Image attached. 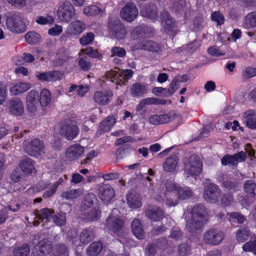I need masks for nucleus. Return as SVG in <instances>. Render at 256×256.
<instances>
[{
	"label": "nucleus",
	"mask_w": 256,
	"mask_h": 256,
	"mask_svg": "<svg viewBox=\"0 0 256 256\" xmlns=\"http://www.w3.org/2000/svg\"><path fill=\"white\" fill-rule=\"evenodd\" d=\"M184 171L191 176H198L202 172V164L200 158L195 154L185 158L184 161Z\"/></svg>",
	"instance_id": "nucleus-1"
},
{
	"label": "nucleus",
	"mask_w": 256,
	"mask_h": 256,
	"mask_svg": "<svg viewBox=\"0 0 256 256\" xmlns=\"http://www.w3.org/2000/svg\"><path fill=\"white\" fill-rule=\"evenodd\" d=\"M6 20L7 27L11 32L22 33L26 31V26L18 14L9 12Z\"/></svg>",
	"instance_id": "nucleus-2"
},
{
	"label": "nucleus",
	"mask_w": 256,
	"mask_h": 256,
	"mask_svg": "<svg viewBox=\"0 0 256 256\" xmlns=\"http://www.w3.org/2000/svg\"><path fill=\"white\" fill-rule=\"evenodd\" d=\"M221 190L218 186L214 183L205 186L203 192L204 200L211 204L216 203L220 198Z\"/></svg>",
	"instance_id": "nucleus-3"
},
{
	"label": "nucleus",
	"mask_w": 256,
	"mask_h": 256,
	"mask_svg": "<svg viewBox=\"0 0 256 256\" xmlns=\"http://www.w3.org/2000/svg\"><path fill=\"white\" fill-rule=\"evenodd\" d=\"M138 9L134 2H128L121 8L120 17L127 22H132L138 16Z\"/></svg>",
	"instance_id": "nucleus-4"
},
{
	"label": "nucleus",
	"mask_w": 256,
	"mask_h": 256,
	"mask_svg": "<svg viewBox=\"0 0 256 256\" xmlns=\"http://www.w3.org/2000/svg\"><path fill=\"white\" fill-rule=\"evenodd\" d=\"M79 129L72 120H68L64 123L60 130V134L66 139L71 140L78 134Z\"/></svg>",
	"instance_id": "nucleus-5"
},
{
	"label": "nucleus",
	"mask_w": 256,
	"mask_h": 256,
	"mask_svg": "<svg viewBox=\"0 0 256 256\" xmlns=\"http://www.w3.org/2000/svg\"><path fill=\"white\" fill-rule=\"evenodd\" d=\"M108 28L112 34L118 40L124 39L126 36V30L119 20L111 18L109 20Z\"/></svg>",
	"instance_id": "nucleus-6"
},
{
	"label": "nucleus",
	"mask_w": 256,
	"mask_h": 256,
	"mask_svg": "<svg viewBox=\"0 0 256 256\" xmlns=\"http://www.w3.org/2000/svg\"><path fill=\"white\" fill-rule=\"evenodd\" d=\"M74 15V9L70 3L64 2L60 4L57 10V16L60 20L68 22Z\"/></svg>",
	"instance_id": "nucleus-7"
},
{
	"label": "nucleus",
	"mask_w": 256,
	"mask_h": 256,
	"mask_svg": "<svg viewBox=\"0 0 256 256\" xmlns=\"http://www.w3.org/2000/svg\"><path fill=\"white\" fill-rule=\"evenodd\" d=\"M224 235L222 232L214 228H212L204 232L203 236L205 243L210 245L220 244L224 238Z\"/></svg>",
	"instance_id": "nucleus-8"
},
{
	"label": "nucleus",
	"mask_w": 256,
	"mask_h": 256,
	"mask_svg": "<svg viewBox=\"0 0 256 256\" xmlns=\"http://www.w3.org/2000/svg\"><path fill=\"white\" fill-rule=\"evenodd\" d=\"M196 216H192L186 223V228L192 234L196 233L201 230L206 222V218Z\"/></svg>",
	"instance_id": "nucleus-9"
},
{
	"label": "nucleus",
	"mask_w": 256,
	"mask_h": 256,
	"mask_svg": "<svg viewBox=\"0 0 256 256\" xmlns=\"http://www.w3.org/2000/svg\"><path fill=\"white\" fill-rule=\"evenodd\" d=\"M25 151L31 156H36L44 148L42 141L38 138H34L30 142H25Z\"/></svg>",
	"instance_id": "nucleus-10"
},
{
	"label": "nucleus",
	"mask_w": 256,
	"mask_h": 256,
	"mask_svg": "<svg viewBox=\"0 0 256 256\" xmlns=\"http://www.w3.org/2000/svg\"><path fill=\"white\" fill-rule=\"evenodd\" d=\"M39 102V94L36 90H31L26 96V105L28 110L32 113L36 112L38 110Z\"/></svg>",
	"instance_id": "nucleus-11"
},
{
	"label": "nucleus",
	"mask_w": 256,
	"mask_h": 256,
	"mask_svg": "<svg viewBox=\"0 0 256 256\" xmlns=\"http://www.w3.org/2000/svg\"><path fill=\"white\" fill-rule=\"evenodd\" d=\"M246 157V152L243 151L234 155L226 154L222 158V164L224 166L231 164L233 166H236L239 162H244Z\"/></svg>",
	"instance_id": "nucleus-12"
},
{
	"label": "nucleus",
	"mask_w": 256,
	"mask_h": 256,
	"mask_svg": "<svg viewBox=\"0 0 256 256\" xmlns=\"http://www.w3.org/2000/svg\"><path fill=\"white\" fill-rule=\"evenodd\" d=\"M106 226L114 234L118 235L124 226V222L121 219L110 216L106 220Z\"/></svg>",
	"instance_id": "nucleus-13"
},
{
	"label": "nucleus",
	"mask_w": 256,
	"mask_h": 256,
	"mask_svg": "<svg viewBox=\"0 0 256 256\" xmlns=\"http://www.w3.org/2000/svg\"><path fill=\"white\" fill-rule=\"evenodd\" d=\"M50 244L46 240H42L36 245L32 250L34 256H46L51 251Z\"/></svg>",
	"instance_id": "nucleus-14"
},
{
	"label": "nucleus",
	"mask_w": 256,
	"mask_h": 256,
	"mask_svg": "<svg viewBox=\"0 0 256 256\" xmlns=\"http://www.w3.org/2000/svg\"><path fill=\"white\" fill-rule=\"evenodd\" d=\"M84 152V147L79 144L70 146L66 152V157L70 160L77 159Z\"/></svg>",
	"instance_id": "nucleus-15"
},
{
	"label": "nucleus",
	"mask_w": 256,
	"mask_h": 256,
	"mask_svg": "<svg viewBox=\"0 0 256 256\" xmlns=\"http://www.w3.org/2000/svg\"><path fill=\"white\" fill-rule=\"evenodd\" d=\"M114 196V189L108 184H103L99 188V197L104 202H108Z\"/></svg>",
	"instance_id": "nucleus-16"
},
{
	"label": "nucleus",
	"mask_w": 256,
	"mask_h": 256,
	"mask_svg": "<svg viewBox=\"0 0 256 256\" xmlns=\"http://www.w3.org/2000/svg\"><path fill=\"white\" fill-rule=\"evenodd\" d=\"M146 216L150 220L158 221L164 216L163 211L160 208L156 206H149L145 210Z\"/></svg>",
	"instance_id": "nucleus-17"
},
{
	"label": "nucleus",
	"mask_w": 256,
	"mask_h": 256,
	"mask_svg": "<svg viewBox=\"0 0 256 256\" xmlns=\"http://www.w3.org/2000/svg\"><path fill=\"white\" fill-rule=\"evenodd\" d=\"M54 213V211L52 209L48 208H44L40 210H34V214L36 216V218L38 220L34 221V225H38L40 223L38 220L41 222L44 221V220L46 221H49L52 218V214Z\"/></svg>",
	"instance_id": "nucleus-18"
},
{
	"label": "nucleus",
	"mask_w": 256,
	"mask_h": 256,
	"mask_svg": "<svg viewBox=\"0 0 256 256\" xmlns=\"http://www.w3.org/2000/svg\"><path fill=\"white\" fill-rule=\"evenodd\" d=\"M9 110L11 113L16 116H22L24 112L23 103L18 98H14L10 102Z\"/></svg>",
	"instance_id": "nucleus-19"
},
{
	"label": "nucleus",
	"mask_w": 256,
	"mask_h": 256,
	"mask_svg": "<svg viewBox=\"0 0 256 256\" xmlns=\"http://www.w3.org/2000/svg\"><path fill=\"white\" fill-rule=\"evenodd\" d=\"M128 205L132 208H136L142 206L140 195L134 191L130 192L126 196Z\"/></svg>",
	"instance_id": "nucleus-20"
},
{
	"label": "nucleus",
	"mask_w": 256,
	"mask_h": 256,
	"mask_svg": "<svg viewBox=\"0 0 256 256\" xmlns=\"http://www.w3.org/2000/svg\"><path fill=\"white\" fill-rule=\"evenodd\" d=\"M113 94L110 90H107L104 92H95L94 98V101L100 105H106L110 102V97H112Z\"/></svg>",
	"instance_id": "nucleus-21"
},
{
	"label": "nucleus",
	"mask_w": 256,
	"mask_h": 256,
	"mask_svg": "<svg viewBox=\"0 0 256 256\" xmlns=\"http://www.w3.org/2000/svg\"><path fill=\"white\" fill-rule=\"evenodd\" d=\"M22 172L26 174H30L32 172H35L36 169L32 164V160L27 157H24L19 163Z\"/></svg>",
	"instance_id": "nucleus-22"
},
{
	"label": "nucleus",
	"mask_w": 256,
	"mask_h": 256,
	"mask_svg": "<svg viewBox=\"0 0 256 256\" xmlns=\"http://www.w3.org/2000/svg\"><path fill=\"white\" fill-rule=\"evenodd\" d=\"M85 27V24L82 21L78 20L70 24L68 31L71 34H79L84 30Z\"/></svg>",
	"instance_id": "nucleus-23"
},
{
	"label": "nucleus",
	"mask_w": 256,
	"mask_h": 256,
	"mask_svg": "<svg viewBox=\"0 0 256 256\" xmlns=\"http://www.w3.org/2000/svg\"><path fill=\"white\" fill-rule=\"evenodd\" d=\"M140 14L144 17L154 20L158 17V8L155 5H150L144 8Z\"/></svg>",
	"instance_id": "nucleus-24"
},
{
	"label": "nucleus",
	"mask_w": 256,
	"mask_h": 256,
	"mask_svg": "<svg viewBox=\"0 0 256 256\" xmlns=\"http://www.w3.org/2000/svg\"><path fill=\"white\" fill-rule=\"evenodd\" d=\"M132 230L134 236L138 239L144 238V232L138 219H134L132 222Z\"/></svg>",
	"instance_id": "nucleus-25"
},
{
	"label": "nucleus",
	"mask_w": 256,
	"mask_h": 256,
	"mask_svg": "<svg viewBox=\"0 0 256 256\" xmlns=\"http://www.w3.org/2000/svg\"><path fill=\"white\" fill-rule=\"evenodd\" d=\"M84 194V190L81 188L67 190L61 193V197L66 200L76 199Z\"/></svg>",
	"instance_id": "nucleus-26"
},
{
	"label": "nucleus",
	"mask_w": 256,
	"mask_h": 256,
	"mask_svg": "<svg viewBox=\"0 0 256 256\" xmlns=\"http://www.w3.org/2000/svg\"><path fill=\"white\" fill-rule=\"evenodd\" d=\"M178 158L176 155H172L168 158L163 164V169L167 172H172L176 170L178 163Z\"/></svg>",
	"instance_id": "nucleus-27"
},
{
	"label": "nucleus",
	"mask_w": 256,
	"mask_h": 256,
	"mask_svg": "<svg viewBox=\"0 0 256 256\" xmlns=\"http://www.w3.org/2000/svg\"><path fill=\"white\" fill-rule=\"evenodd\" d=\"M138 48L144 50H147L153 52H156L159 50L160 47L156 42L152 40H144L138 44Z\"/></svg>",
	"instance_id": "nucleus-28"
},
{
	"label": "nucleus",
	"mask_w": 256,
	"mask_h": 256,
	"mask_svg": "<svg viewBox=\"0 0 256 256\" xmlns=\"http://www.w3.org/2000/svg\"><path fill=\"white\" fill-rule=\"evenodd\" d=\"M102 245L98 242H92L90 244L86 250L88 256H97L102 251Z\"/></svg>",
	"instance_id": "nucleus-29"
},
{
	"label": "nucleus",
	"mask_w": 256,
	"mask_h": 256,
	"mask_svg": "<svg viewBox=\"0 0 256 256\" xmlns=\"http://www.w3.org/2000/svg\"><path fill=\"white\" fill-rule=\"evenodd\" d=\"M116 122V118L112 116H109L104 119L100 123V128L102 132L109 131L114 126Z\"/></svg>",
	"instance_id": "nucleus-30"
},
{
	"label": "nucleus",
	"mask_w": 256,
	"mask_h": 256,
	"mask_svg": "<svg viewBox=\"0 0 256 256\" xmlns=\"http://www.w3.org/2000/svg\"><path fill=\"white\" fill-rule=\"evenodd\" d=\"M98 200L96 196L92 193L88 194L84 197V199L82 204V209L86 210L88 208L92 207L96 204Z\"/></svg>",
	"instance_id": "nucleus-31"
},
{
	"label": "nucleus",
	"mask_w": 256,
	"mask_h": 256,
	"mask_svg": "<svg viewBox=\"0 0 256 256\" xmlns=\"http://www.w3.org/2000/svg\"><path fill=\"white\" fill-rule=\"evenodd\" d=\"M146 92V86L138 82L132 85L130 89V92L134 96H142Z\"/></svg>",
	"instance_id": "nucleus-32"
},
{
	"label": "nucleus",
	"mask_w": 256,
	"mask_h": 256,
	"mask_svg": "<svg viewBox=\"0 0 256 256\" xmlns=\"http://www.w3.org/2000/svg\"><path fill=\"white\" fill-rule=\"evenodd\" d=\"M94 236V232L92 229L85 228L80 234V240L83 244H87L93 240Z\"/></svg>",
	"instance_id": "nucleus-33"
},
{
	"label": "nucleus",
	"mask_w": 256,
	"mask_h": 256,
	"mask_svg": "<svg viewBox=\"0 0 256 256\" xmlns=\"http://www.w3.org/2000/svg\"><path fill=\"white\" fill-rule=\"evenodd\" d=\"M31 86L32 85L30 83L20 82L12 87L11 92L14 94L16 95L28 90Z\"/></svg>",
	"instance_id": "nucleus-34"
},
{
	"label": "nucleus",
	"mask_w": 256,
	"mask_h": 256,
	"mask_svg": "<svg viewBox=\"0 0 256 256\" xmlns=\"http://www.w3.org/2000/svg\"><path fill=\"white\" fill-rule=\"evenodd\" d=\"M50 93L47 89H43L41 90L39 96V102L42 107L48 106L50 102Z\"/></svg>",
	"instance_id": "nucleus-35"
},
{
	"label": "nucleus",
	"mask_w": 256,
	"mask_h": 256,
	"mask_svg": "<svg viewBox=\"0 0 256 256\" xmlns=\"http://www.w3.org/2000/svg\"><path fill=\"white\" fill-rule=\"evenodd\" d=\"M101 212L98 209L92 208L84 213L85 220L88 222L96 221L100 217Z\"/></svg>",
	"instance_id": "nucleus-36"
},
{
	"label": "nucleus",
	"mask_w": 256,
	"mask_h": 256,
	"mask_svg": "<svg viewBox=\"0 0 256 256\" xmlns=\"http://www.w3.org/2000/svg\"><path fill=\"white\" fill-rule=\"evenodd\" d=\"M166 204L169 206H174L178 203V198L176 192H165Z\"/></svg>",
	"instance_id": "nucleus-37"
},
{
	"label": "nucleus",
	"mask_w": 256,
	"mask_h": 256,
	"mask_svg": "<svg viewBox=\"0 0 256 256\" xmlns=\"http://www.w3.org/2000/svg\"><path fill=\"white\" fill-rule=\"evenodd\" d=\"M250 234V230L247 227L240 229L236 232V240L239 242H244L248 238Z\"/></svg>",
	"instance_id": "nucleus-38"
},
{
	"label": "nucleus",
	"mask_w": 256,
	"mask_h": 256,
	"mask_svg": "<svg viewBox=\"0 0 256 256\" xmlns=\"http://www.w3.org/2000/svg\"><path fill=\"white\" fill-rule=\"evenodd\" d=\"M245 192L251 196L256 198V184L250 180H248L244 184Z\"/></svg>",
	"instance_id": "nucleus-39"
},
{
	"label": "nucleus",
	"mask_w": 256,
	"mask_h": 256,
	"mask_svg": "<svg viewBox=\"0 0 256 256\" xmlns=\"http://www.w3.org/2000/svg\"><path fill=\"white\" fill-rule=\"evenodd\" d=\"M30 252V247L24 244L20 246L15 248L14 250V256H28Z\"/></svg>",
	"instance_id": "nucleus-40"
},
{
	"label": "nucleus",
	"mask_w": 256,
	"mask_h": 256,
	"mask_svg": "<svg viewBox=\"0 0 256 256\" xmlns=\"http://www.w3.org/2000/svg\"><path fill=\"white\" fill-rule=\"evenodd\" d=\"M83 12L86 16H94L98 14H102L103 10L102 8L97 6L92 5L84 8Z\"/></svg>",
	"instance_id": "nucleus-41"
},
{
	"label": "nucleus",
	"mask_w": 256,
	"mask_h": 256,
	"mask_svg": "<svg viewBox=\"0 0 256 256\" xmlns=\"http://www.w3.org/2000/svg\"><path fill=\"white\" fill-rule=\"evenodd\" d=\"M26 42L32 44H36L40 42V36L35 32H29L25 35Z\"/></svg>",
	"instance_id": "nucleus-42"
},
{
	"label": "nucleus",
	"mask_w": 256,
	"mask_h": 256,
	"mask_svg": "<svg viewBox=\"0 0 256 256\" xmlns=\"http://www.w3.org/2000/svg\"><path fill=\"white\" fill-rule=\"evenodd\" d=\"M245 26L248 29L256 26V12L248 14L245 19Z\"/></svg>",
	"instance_id": "nucleus-43"
},
{
	"label": "nucleus",
	"mask_w": 256,
	"mask_h": 256,
	"mask_svg": "<svg viewBox=\"0 0 256 256\" xmlns=\"http://www.w3.org/2000/svg\"><path fill=\"white\" fill-rule=\"evenodd\" d=\"M205 211V208L204 205L202 204H196L192 208V216L206 218L204 216Z\"/></svg>",
	"instance_id": "nucleus-44"
},
{
	"label": "nucleus",
	"mask_w": 256,
	"mask_h": 256,
	"mask_svg": "<svg viewBox=\"0 0 256 256\" xmlns=\"http://www.w3.org/2000/svg\"><path fill=\"white\" fill-rule=\"evenodd\" d=\"M134 71L130 69L124 70L122 74H120L121 78L119 80V85H125L126 83L132 78Z\"/></svg>",
	"instance_id": "nucleus-45"
},
{
	"label": "nucleus",
	"mask_w": 256,
	"mask_h": 256,
	"mask_svg": "<svg viewBox=\"0 0 256 256\" xmlns=\"http://www.w3.org/2000/svg\"><path fill=\"white\" fill-rule=\"evenodd\" d=\"M106 78L110 80L112 82H115L117 85H119V80L120 78V74L118 72L111 70L107 72L106 74Z\"/></svg>",
	"instance_id": "nucleus-46"
},
{
	"label": "nucleus",
	"mask_w": 256,
	"mask_h": 256,
	"mask_svg": "<svg viewBox=\"0 0 256 256\" xmlns=\"http://www.w3.org/2000/svg\"><path fill=\"white\" fill-rule=\"evenodd\" d=\"M178 253L179 256H187L190 254L191 248L188 244L182 243L177 248Z\"/></svg>",
	"instance_id": "nucleus-47"
},
{
	"label": "nucleus",
	"mask_w": 256,
	"mask_h": 256,
	"mask_svg": "<svg viewBox=\"0 0 256 256\" xmlns=\"http://www.w3.org/2000/svg\"><path fill=\"white\" fill-rule=\"evenodd\" d=\"M234 202V198L230 193L223 194L220 198V205L226 208L230 206Z\"/></svg>",
	"instance_id": "nucleus-48"
},
{
	"label": "nucleus",
	"mask_w": 256,
	"mask_h": 256,
	"mask_svg": "<svg viewBox=\"0 0 256 256\" xmlns=\"http://www.w3.org/2000/svg\"><path fill=\"white\" fill-rule=\"evenodd\" d=\"M179 199L185 200L190 198L192 196V191L190 188H183L182 187L178 188L176 192Z\"/></svg>",
	"instance_id": "nucleus-49"
},
{
	"label": "nucleus",
	"mask_w": 256,
	"mask_h": 256,
	"mask_svg": "<svg viewBox=\"0 0 256 256\" xmlns=\"http://www.w3.org/2000/svg\"><path fill=\"white\" fill-rule=\"evenodd\" d=\"M54 254L56 256H68V249L66 246L62 244L56 245Z\"/></svg>",
	"instance_id": "nucleus-50"
},
{
	"label": "nucleus",
	"mask_w": 256,
	"mask_h": 256,
	"mask_svg": "<svg viewBox=\"0 0 256 256\" xmlns=\"http://www.w3.org/2000/svg\"><path fill=\"white\" fill-rule=\"evenodd\" d=\"M158 245L156 243L148 244L144 248L146 256H154L157 252Z\"/></svg>",
	"instance_id": "nucleus-51"
},
{
	"label": "nucleus",
	"mask_w": 256,
	"mask_h": 256,
	"mask_svg": "<svg viewBox=\"0 0 256 256\" xmlns=\"http://www.w3.org/2000/svg\"><path fill=\"white\" fill-rule=\"evenodd\" d=\"M254 112L252 111H248L245 112V117L246 118V121L247 126L252 129L256 128V122L252 119V116Z\"/></svg>",
	"instance_id": "nucleus-52"
},
{
	"label": "nucleus",
	"mask_w": 256,
	"mask_h": 256,
	"mask_svg": "<svg viewBox=\"0 0 256 256\" xmlns=\"http://www.w3.org/2000/svg\"><path fill=\"white\" fill-rule=\"evenodd\" d=\"M164 186L166 188L165 192H175L176 193L180 187L172 180H166L165 181Z\"/></svg>",
	"instance_id": "nucleus-53"
},
{
	"label": "nucleus",
	"mask_w": 256,
	"mask_h": 256,
	"mask_svg": "<svg viewBox=\"0 0 256 256\" xmlns=\"http://www.w3.org/2000/svg\"><path fill=\"white\" fill-rule=\"evenodd\" d=\"M78 65L80 68L84 71L88 70L92 66L89 58L87 56L80 58L78 61Z\"/></svg>",
	"instance_id": "nucleus-54"
},
{
	"label": "nucleus",
	"mask_w": 256,
	"mask_h": 256,
	"mask_svg": "<svg viewBox=\"0 0 256 256\" xmlns=\"http://www.w3.org/2000/svg\"><path fill=\"white\" fill-rule=\"evenodd\" d=\"M176 116V114L170 112L167 114L159 115L160 124L167 123L173 120Z\"/></svg>",
	"instance_id": "nucleus-55"
},
{
	"label": "nucleus",
	"mask_w": 256,
	"mask_h": 256,
	"mask_svg": "<svg viewBox=\"0 0 256 256\" xmlns=\"http://www.w3.org/2000/svg\"><path fill=\"white\" fill-rule=\"evenodd\" d=\"M111 52L112 53V56H116L120 58H124L126 54L125 49L119 46H114L112 48Z\"/></svg>",
	"instance_id": "nucleus-56"
},
{
	"label": "nucleus",
	"mask_w": 256,
	"mask_h": 256,
	"mask_svg": "<svg viewBox=\"0 0 256 256\" xmlns=\"http://www.w3.org/2000/svg\"><path fill=\"white\" fill-rule=\"evenodd\" d=\"M94 39V34L92 32L87 33L86 36H82L80 40V42L83 46H86L90 44Z\"/></svg>",
	"instance_id": "nucleus-57"
},
{
	"label": "nucleus",
	"mask_w": 256,
	"mask_h": 256,
	"mask_svg": "<svg viewBox=\"0 0 256 256\" xmlns=\"http://www.w3.org/2000/svg\"><path fill=\"white\" fill-rule=\"evenodd\" d=\"M256 75V68L250 66L247 67L242 72V76L244 79L254 77Z\"/></svg>",
	"instance_id": "nucleus-58"
},
{
	"label": "nucleus",
	"mask_w": 256,
	"mask_h": 256,
	"mask_svg": "<svg viewBox=\"0 0 256 256\" xmlns=\"http://www.w3.org/2000/svg\"><path fill=\"white\" fill-rule=\"evenodd\" d=\"M222 184V186L228 190L235 191L238 188V186L236 182H232L228 180L224 181Z\"/></svg>",
	"instance_id": "nucleus-59"
},
{
	"label": "nucleus",
	"mask_w": 256,
	"mask_h": 256,
	"mask_svg": "<svg viewBox=\"0 0 256 256\" xmlns=\"http://www.w3.org/2000/svg\"><path fill=\"white\" fill-rule=\"evenodd\" d=\"M244 250L251 251L256 254V240L249 241L244 244L242 246Z\"/></svg>",
	"instance_id": "nucleus-60"
},
{
	"label": "nucleus",
	"mask_w": 256,
	"mask_h": 256,
	"mask_svg": "<svg viewBox=\"0 0 256 256\" xmlns=\"http://www.w3.org/2000/svg\"><path fill=\"white\" fill-rule=\"evenodd\" d=\"M154 100L152 98H148L142 100L139 104L136 106V111L141 110L146 105L152 104L154 102Z\"/></svg>",
	"instance_id": "nucleus-61"
},
{
	"label": "nucleus",
	"mask_w": 256,
	"mask_h": 256,
	"mask_svg": "<svg viewBox=\"0 0 256 256\" xmlns=\"http://www.w3.org/2000/svg\"><path fill=\"white\" fill-rule=\"evenodd\" d=\"M212 20L220 25L224 23V18L218 12H214L212 14Z\"/></svg>",
	"instance_id": "nucleus-62"
},
{
	"label": "nucleus",
	"mask_w": 256,
	"mask_h": 256,
	"mask_svg": "<svg viewBox=\"0 0 256 256\" xmlns=\"http://www.w3.org/2000/svg\"><path fill=\"white\" fill-rule=\"evenodd\" d=\"M36 22L40 24H49L54 22V18L51 16H48L47 17L40 16L37 18Z\"/></svg>",
	"instance_id": "nucleus-63"
},
{
	"label": "nucleus",
	"mask_w": 256,
	"mask_h": 256,
	"mask_svg": "<svg viewBox=\"0 0 256 256\" xmlns=\"http://www.w3.org/2000/svg\"><path fill=\"white\" fill-rule=\"evenodd\" d=\"M52 218L54 222L58 226H63L66 224V218L64 214H58Z\"/></svg>",
	"instance_id": "nucleus-64"
}]
</instances>
